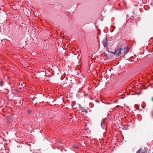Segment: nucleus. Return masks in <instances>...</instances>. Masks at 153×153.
Segmentation results:
<instances>
[{
  "label": "nucleus",
  "mask_w": 153,
  "mask_h": 153,
  "mask_svg": "<svg viewBox=\"0 0 153 153\" xmlns=\"http://www.w3.org/2000/svg\"><path fill=\"white\" fill-rule=\"evenodd\" d=\"M104 120L103 119L102 120L101 123V126L102 127V128L104 129V128L103 127V126L104 125Z\"/></svg>",
  "instance_id": "obj_4"
},
{
  "label": "nucleus",
  "mask_w": 153,
  "mask_h": 153,
  "mask_svg": "<svg viewBox=\"0 0 153 153\" xmlns=\"http://www.w3.org/2000/svg\"><path fill=\"white\" fill-rule=\"evenodd\" d=\"M152 100L153 101V97L152 98Z\"/></svg>",
  "instance_id": "obj_8"
},
{
  "label": "nucleus",
  "mask_w": 153,
  "mask_h": 153,
  "mask_svg": "<svg viewBox=\"0 0 153 153\" xmlns=\"http://www.w3.org/2000/svg\"><path fill=\"white\" fill-rule=\"evenodd\" d=\"M84 96L85 97H86V96H87V95H86V94H84Z\"/></svg>",
  "instance_id": "obj_6"
},
{
  "label": "nucleus",
  "mask_w": 153,
  "mask_h": 153,
  "mask_svg": "<svg viewBox=\"0 0 153 153\" xmlns=\"http://www.w3.org/2000/svg\"><path fill=\"white\" fill-rule=\"evenodd\" d=\"M141 151V149H139L138 150L137 152V153H145L144 152H142Z\"/></svg>",
  "instance_id": "obj_5"
},
{
  "label": "nucleus",
  "mask_w": 153,
  "mask_h": 153,
  "mask_svg": "<svg viewBox=\"0 0 153 153\" xmlns=\"http://www.w3.org/2000/svg\"><path fill=\"white\" fill-rule=\"evenodd\" d=\"M121 53V49H117L116 51L114 53L115 56H118L120 55V54Z\"/></svg>",
  "instance_id": "obj_2"
},
{
  "label": "nucleus",
  "mask_w": 153,
  "mask_h": 153,
  "mask_svg": "<svg viewBox=\"0 0 153 153\" xmlns=\"http://www.w3.org/2000/svg\"><path fill=\"white\" fill-rule=\"evenodd\" d=\"M107 39H105L104 40L102 41V43L103 44L104 46L107 49H108V43L107 42Z\"/></svg>",
  "instance_id": "obj_1"
},
{
  "label": "nucleus",
  "mask_w": 153,
  "mask_h": 153,
  "mask_svg": "<svg viewBox=\"0 0 153 153\" xmlns=\"http://www.w3.org/2000/svg\"><path fill=\"white\" fill-rule=\"evenodd\" d=\"M82 111L83 112L85 113V114H86L87 113V110H86V109L82 108Z\"/></svg>",
  "instance_id": "obj_3"
},
{
  "label": "nucleus",
  "mask_w": 153,
  "mask_h": 153,
  "mask_svg": "<svg viewBox=\"0 0 153 153\" xmlns=\"http://www.w3.org/2000/svg\"><path fill=\"white\" fill-rule=\"evenodd\" d=\"M81 106V105H79V107H80Z\"/></svg>",
  "instance_id": "obj_7"
}]
</instances>
